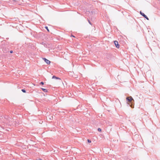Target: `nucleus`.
<instances>
[{"label":"nucleus","mask_w":160,"mask_h":160,"mask_svg":"<svg viewBox=\"0 0 160 160\" xmlns=\"http://www.w3.org/2000/svg\"><path fill=\"white\" fill-rule=\"evenodd\" d=\"M126 99L127 101V104L129 105L132 108H134V103H133L134 100L132 97L131 96L127 97Z\"/></svg>","instance_id":"f257e3e1"},{"label":"nucleus","mask_w":160,"mask_h":160,"mask_svg":"<svg viewBox=\"0 0 160 160\" xmlns=\"http://www.w3.org/2000/svg\"><path fill=\"white\" fill-rule=\"evenodd\" d=\"M114 42L115 45L116 47L118 48H119V45L118 43V42H117V41H115Z\"/></svg>","instance_id":"20e7f679"},{"label":"nucleus","mask_w":160,"mask_h":160,"mask_svg":"<svg viewBox=\"0 0 160 160\" xmlns=\"http://www.w3.org/2000/svg\"><path fill=\"white\" fill-rule=\"evenodd\" d=\"M43 59L48 64H49L50 63V61L45 58H43Z\"/></svg>","instance_id":"7ed1b4c3"},{"label":"nucleus","mask_w":160,"mask_h":160,"mask_svg":"<svg viewBox=\"0 0 160 160\" xmlns=\"http://www.w3.org/2000/svg\"><path fill=\"white\" fill-rule=\"evenodd\" d=\"M40 84L42 85H43L44 84V82H41Z\"/></svg>","instance_id":"9b49d317"},{"label":"nucleus","mask_w":160,"mask_h":160,"mask_svg":"<svg viewBox=\"0 0 160 160\" xmlns=\"http://www.w3.org/2000/svg\"><path fill=\"white\" fill-rule=\"evenodd\" d=\"M45 28L47 29V30L48 31H49V30L48 28V27H45Z\"/></svg>","instance_id":"1a4fd4ad"},{"label":"nucleus","mask_w":160,"mask_h":160,"mask_svg":"<svg viewBox=\"0 0 160 160\" xmlns=\"http://www.w3.org/2000/svg\"><path fill=\"white\" fill-rule=\"evenodd\" d=\"M36 160H42L40 159H37Z\"/></svg>","instance_id":"2eb2a0df"},{"label":"nucleus","mask_w":160,"mask_h":160,"mask_svg":"<svg viewBox=\"0 0 160 160\" xmlns=\"http://www.w3.org/2000/svg\"><path fill=\"white\" fill-rule=\"evenodd\" d=\"M88 22H89L90 24H91V22H90V21L89 20H88Z\"/></svg>","instance_id":"4468645a"},{"label":"nucleus","mask_w":160,"mask_h":160,"mask_svg":"<svg viewBox=\"0 0 160 160\" xmlns=\"http://www.w3.org/2000/svg\"><path fill=\"white\" fill-rule=\"evenodd\" d=\"M98 130L99 131H101V129L100 128H98Z\"/></svg>","instance_id":"6e6552de"},{"label":"nucleus","mask_w":160,"mask_h":160,"mask_svg":"<svg viewBox=\"0 0 160 160\" xmlns=\"http://www.w3.org/2000/svg\"><path fill=\"white\" fill-rule=\"evenodd\" d=\"M88 143H90L91 142V141L90 140H89V139H88Z\"/></svg>","instance_id":"0eeeda50"},{"label":"nucleus","mask_w":160,"mask_h":160,"mask_svg":"<svg viewBox=\"0 0 160 160\" xmlns=\"http://www.w3.org/2000/svg\"><path fill=\"white\" fill-rule=\"evenodd\" d=\"M140 14L143 16L145 18L148 20H149L148 18L144 13H142L141 11H140Z\"/></svg>","instance_id":"f03ea898"},{"label":"nucleus","mask_w":160,"mask_h":160,"mask_svg":"<svg viewBox=\"0 0 160 160\" xmlns=\"http://www.w3.org/2000/svg\"><path fill=\"white\" fill-rule=\"evenodd\" d=\"M22 91L23 92H26V90L24 89H22Z\"/></svg>","instance_id":"423d86ee"},{"label":"nucleus","mask_w":160,"mask_h":160,"mask_svg":"<svg viewBox=\"0 0 160 160\" xmlns=\"http://www.w3.org/2000/svg\"><path fill=\"white\" fill-rule=\"evenodd\" d=\"M12 52H13V51H12V50H11V51H10V53H12Z\"/></svg>","instance_id":"f8f14e48"},{"label":"nucleus","mask_w":160,"mask_h":160,"mask_svg":"<svg viewBox=\"0 0 160 160\" xmlns=\"http://www.w3.org/2000/svg\"><path fill=\"white\" fill-rule=\"evenodd\" d=\"M55 78L56 79H60L59 78H58V77H56Z\"/></svg>","instance_id":"ddd939ff"},{"label":"nucleus","mask_w":160,"mask_h":160,"mask_svg":"<svg viewBox=\"0 0 160 160\" xmlns=\"http://www.w3.org/2000/svg\"><path fill=\"white\" fill-rule=\"evenodd\" d=\"M56 78V77L55 76H53L52 77V78Z\"/></svg>","instance_id":"9d476101"},{"label":"nucleus","mask_w":160,"mask_h":160,"mask_svg":"<svg viewBox=\"0 0 160 160\" xmlns=\"http://www.w3.org/2000/svg\"><path fill=\"white\" fill-rule=\"evenodd\" d=\"M42 89L43 90V91L44 92H46L47 91V90L46 89H44V88H42Z\"/></svg>","instance_id":"39448f33"}]
</instances>
